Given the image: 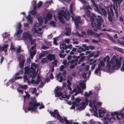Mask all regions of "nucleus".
<instances>
[{"instance_id": "c756f323", "label": "nucleus", "mask_w": 124, "mask_h": 124, "mask_svg": "<svg viewBox=\"0 0 124 124\" xmlns=\"http://www.w3.org/2000/svg\"><path fill=\"white\" fill-rule=\"evenodd\" d=\"M72 41H73V44H78L79 43L78 40L77 38L73 39Z\"/></svg>"}, {"instance_id": "0e129e2a", "label": "nucleus", "mask_w": 124, "mask_h": 124, "mask_svg": "<svg viewBox=\"0 0 124 124\" xmlns=\"http://www.w3.org/2000/svg\"><path fill=\"white\" fill-rule=\"evenodd\" d=\"M75 62V59H73L71 61H68V65H69L70 62L71 64H72L74 63Z\"/></svg>"}, {"instance_id": "c9c22d12", "label": "nucleus", "mask_w": 124, "mask_h": 124, "mask_svg": "<svg viewBox=\"0 0 124 124\" xmlns=\"http://www.w3.org/2000/svg\"><path fill=\"white\" fill-rule=\"evenodd\" d=\"M55 23H56L55 21H52L50 22L49 24L51 26H52L53 27H55Z\"/></svg>"}, {"instance_id": "58836bf2", "label": "nucleus", "mask_w": 124, "mask_h": 124, "mask_svg": "<svg viewBox=\"0 0 124 124\" xmlns=\"http://www.w3.org/2000/svg\"><path fill=\"white\" fill-rule=\"evenodd\" d=\"M23 79L24 82H25L26 81H27L28 82V83L30 81L29 80V79L27 77V76L26 75H25L23 78Z\"/></svg>"}, {"instance_id": "c85d7f7f", "label": "nucleus", "mask_w": 124, "mask_h": 124, "mask_svg": "<svg viewBox=\"0 0 124 124\" xmlns=\"http://www.w3.org/2000/svg\"><path fill=\"white\" fill-rule=\"evenodd\" d=\"M96 60H94V59H90L88 62L89 65H92L93 64L96 62Z\"/></svg>"}, {"instance_id": "7c9ffc66", "label": "nucleus", "mask_w": 124, "mask_h": 124, "mask_svg": "<svg viewBox=\"0 0 124 124\" xmlns=\"http://www.w3.org/2000/svg\"><path fill=\"white\" fill-rule=\"evenodd\" d=\"M52 16L49 13H47L46 15V18L48 19L49 20H51Z\"/></svg>"}, {"instance_id": "4c0bfd02", "label": "nucleus", "mask_w": 124, "mask_h": 124, "mask_svg": "<svg viewBox=\"0 0 124 124\" xmlns=\"http://www.w3.org/2000/svg\"><path fill=\"white\" fill-rule=\"evenodd\" d=\"M43 4V2L41 1H39L37 4V6L38 8H39L41 7Z\"/></svg>"}, {"instance_id": "f257e3e1", "label": "nucleus", "mask_w": 124, "mask_h": 124, "mask_svg": "<svg viewBox=\"0 0 124 124\" xmlns=\"http://www.w3.org/2000/svg\"><path fill=\"white\" fill-rule=\"evenodd\" d=\"M84 8L85 10V14L88 17H90H90V20L91 22V25L93 30L95 31L98 29L100 30L101 29V26L102 23L104 21L102 17L100 16H98L97 17L94 14L91 13L89 9H92L90 6L86 5L84 7Z\"/></svg>"}, {"instance_id": "aec40b11", "label": "nucleus", "mask_w": 124, "mask_h": 124, "mask_svg": "<svg viewBox=\"0 0 124 124\" xmlns=\"http://www.w3.org/2000/svg\"><path fill=\"white\" fill-rule=\"evenodd\" d=\"M112 0L113 1L114 3L116 4V6L117 7L118 6L117 5L119 6L120 3L123 0Z\"/></svg>"}, {"instance_id": "9b49d317", "label": "nucleus", "mask_w": 124, "mask_h": 124, "mask_svg": "<svg viewBox=\"0 0 124 124\" xmlns=\"http://www.w3.org/2000/svg\"><path fill=\"white\" fill-rule=\"evenodd\" d=\"M25 61V60H23V61L19 62L20 68H21V70L19 71V72L21 74H22L23 72V69L24 66V64Z\"/></svg>"}, {"instance_id": "f704fd0d", "label": "nucleus", "mask_w": 124, "mask_h": 124, "mask_svg": "<svg viewBox=\"0 0 124 124\" xmlns=\"http://www.w3.org/2000/svg\"><path fill=\"white\" fill-rule=\"evenodd\" d=\"M98 112L99 116H101V114L102 113H106V112L104 110H102L101 109H99L98 110Z\"/></svg>"}, {"instance_id": "a19ab883", "label": "nucleus", "mask_w": 124, "mask_h": 124, "mask_svg": "<svg viewBox=\"0 0 124 124\" xmlns=\"http://www.w3.org/2000/svg\"><path fill=\"white\" fill-rule=\"evenodd\" d=\"M10 36L9 34H8L7 32H6L5 33L4 36L3 37V39H8Z\"/></svg>"}, {"instance_id": "5701e85b", "label": "nucleus", "mask_w": 124, "mask_h": 124, "mask_svg": "<svg viewBox=\"0 0 124 124\" xmlns=\"http://www.w3.org/2000/svg\"><path fill=\"white\" fill-rule=\"evenodd\" d=\"M65 117H64V118H63L61 117L60 115L57 117V118L59 120L60 122L61 123L64 122L65 120Z\"/></svg>"}, {"instance_id": "338daca9", "label": "nucleus", "mask_w": 124, "mask_h": 124, "mask_svg": "<svg viewBox=\"0 0 124 124\" xmlns=\"http://www.w3.org/2000/svg\"><path fill=\"white\" fill-rule=\"evenodd\" d=\"M81 100L78 98H76L75 101L77 103H79L80 102Z\"/></svg>"}, {"instance_id": "09e8293b", "label": "nucleus", "mask_w": 124, "mask_h": 124, "mask_svg": "<svg viewBox=\"0 0 124 124\" xmlns=\"http://www.w3.org/2000/svg\"><path fill=\"white\" fill-rule=\"evenodd\" d=\"M57 61L55 59L54 61L52 62V63L53 64V66H54V65L56 66L57 65Z\"/></svg>"}, {"instance_id": "6ab92c4d", "label": "nucleus", "mask_w": 124, "mask_h": 124, "mask_svg": "<svg viewBox=\"0 0 124 124\" xmlns=\"http://www.w3.org/2000/svg\"><path fill=\"white\" fill-rule=\"evenodd\" d=\"M66 32L65 33V34L67 35H69L71 33V29L69 27H66Z\"/></svg>"}, {"instance_id": "f8f14e48", "label": "nucleus", "mask_w": 124, "mask_h": 124, "mask_svg": "<svg viewBox=\"0 0 124 124\" xmlns=\"http://www.w3.org/2000/svg\"><path fill=\"white\" fill-rule=\"evenodd\" d=\"M111 7L112 8H111L110 10L111 12V14L109 16V20L110 21H111L112 20V17L114 15V12L112 9V8H113L114 10H115V7L114 5H113V6H112Z\"/></svg>"}, {"instance_id": "f3484780", "label": "nucleus", "mask_w": 124, "mask_h": 124, "mask_svg": "<svg viewBox=\"0 0 124 124\" xmlns=\"http://www.w3.org/2000/svg\"><path fill=\"white\" fill-rule=\"evenodd\" d=\"M75 23H82V21L81 20V18L80 16H78L74 19Z\"/></svg>"}, {"instance_id": "052dcab7", "label": "nucleus", "mask_w": 124, "mask_h": 124, "mask_svg": "<svg viewBox=\"0 0 124 124\" xmlns=\"http://www.w3.org/2000/svg\"><path fill=\"white\" fill-rule=\"evenodd\" d=\"M41 61L43 63H45L47 61V60L46 58H44L41 60Z\"/></svg>"}, {"instance_id": "1a4fd4ad", "label": "nucleus", "mask_w": 124, "mask_h": 124, "mask_svg": "<svg viewBox=\"0 0 124 124\" xmlns=\"http://www.w3.org/2000/svg\"><path fill=\"white\" fill-rule=\"evenodd\" d=\"M32 36L29 33L27 32H24L23 34L22 37L23 40H27L29 39V40L31 39Z\"/></svg>"}, {"instance_id": "393cba45", "label": "nucleus", "mask_w": 124, "mask_h": 124, "mask_svg": "<svg viewBox=\"0 0 124 124\" xmlns=\"http://www.w3.org/2000/svg\"><path fill=\"white\" fill-rule=\"evenodd\" d=\"M46 51H42L41 53H39V58L40 59H41L42 57H44L45 55V52Z\"/></svg>"}, {"instance_id": "39448f33", "label": "nucleus", "mask_w": 124, "mask_h": 124, "mask_svg": "<svg viewBox=\"0 0 124 124\" xmlns=\"http://www.w3.org/2000/svg\"><path fill=\"white\" fill-rule=\"evenodd\" d=\"M25 73L28 75L29 78L31 77L32 79L34 78L36 76V74L34 69H31L27 67L24 68Z\"/></svg>"}, {"instance_id": "37998d69", "label": "nucleus", "mask_w": 124, "mask_h": 124, "mask_svg": "<svg viewBox=\"0 0 124 124\" xmlns=\"http://www.w3.org/2000/svg\"><path fill=\"white\" fill-rule=\"evenodd\" d=\"M77 87L78 90L77 93H82V92L81 88L80 87L78 86H77Z\"/></svg>"}, {"instance_id": "6e6d98bb", "label": "nucleus", "mask_w": 124, "mask_h": 124, "mask_svg": "<svg viewBox=\"0 0 124 124\" xmlns=\"http://www.w3.org/2000/svg\"><path fill=\"white\" fill-rule=\"evenodd\" d=\"M20 87L22 89L24 90H26L27 88V86L26 85H21Z\"/></svg>"}, {"instance_id": "a211bd4d", "label": "nucleus", "mask_w": 124, "mask_h": 124, "mask_svg": "<svg viewBox=\"0 0 124 124\" xmlns=\"http://www.w3.org/2000/svg\"><path fill=\"white\" fill-rule=\"evenodd\" d=\"M94 33V32L92 30L89 29L86 31V34L87 36H92Z\"/></svg>"}, {"instance_id": "603ef678", "label": "nucleus", "mask_w": 124, "mask_h": 124, "mask_svg": "<svg viewBox=\"0 0 124 124\" xmlns=\"http://www.w3.org/2000/svg\"><path fill=\"white\" fill-rule=\"evenodd\" d=\"M37 19L39 23H41L43 21L41 17H38L37 18Z\"/></svg>"}, {"instance_id": "7ed1b4c3", "label": "nucleus", "mask_w": 124, "mask_h": 124, "mask_svg": "<svg viewBox=\"0 0 124 124\" xmlns=\"http://www.w3.org/2000/svg\"><path fill=\"white\" fill-rule=\"evenodd\" d=\"M62 17H63L67 21H69L70 18V14L69 11L66 12L64 10H62L61 12H59L58 17L59 20L62 23H65V20Z\"/></svg>"}, {"instance_id": "cd10ccee", "label": "nucleus", "mask_w": 124, "mask_h": 124, "mask_svg": "<svg viewBox=\"0 0 124 124\" xmlns=\"http://www.w3.org/2000/svg\"><path fill=\"white\" fill-rule=\"evenodd\" d=\"M38 64H36L35 63H32L31 64V69H35V71L36 70V69L37 68Z\"/></svg>"}, {"instance_id": "423d86ee", "label": "nucleus", "mask_w": 124, "mask_h": 124, "mask_svg": "<svg viewBox=\"0 0 124 124\" xmlns=\"http://www.w3.org/2000/svg\"><path fill=\"white\" fill-rule=\"evenodd\" d=\"M91 1L93 4V5L95 8V9L98 13L101 15L103 14V15L105 16H106V12L104 9L101 8H99L97 5L93 1V0H91Z\"/></svg>"}, {"instance_id": "bb28decb", "label": "nucleus", "mask_w": 124, "mask_h": 124, "mask_svg": "<svg viewBox=\"0 0 124 124\" xmlns=\"http://www.w3.org/2000/svg\"><path fill=\"white\" fill-rule=\"evenodd\" d=\"M111 114V115L112 116V117L110 118V119H109V121L110 123H113L114 121L115 120V118L114 117L115 116H116L115 115H112V113Z\"/></svg>"}, {"instance_id": "0eeeda50", "label": "nucleus", "mask_w": 124, "mask_h": 124, "mask_svg": "<svg viewBox=\"0 0 124 124\" xmlns=\"http://www.w3.org/2000/svg\"><path fill=\"white\" fill-rule=\"evenodd\" d=\"M112 115L116 116V118L118 120H121V117L122 118H124V107L120 111L114 112L112 113Z\"/></svg>"}, {"instance_id": "f03ea898", "label": "nucleus", "mask_w": 124, "mask_h": 124, "mask_svg": "<svg viewBox=\"0 0 124 124\" xmlns=\"http://www.w3.org/2000/svg\"><path fill=\"white\" fill-rule=\"evenodd\" d=\"M122 58L119 57V59L116 58V56L114 55L110 61V65L109 64V71L112 72L114 69H117L119 68L122 65Z\"/></svg>"}, {"instance_id": "680f3d73", "label": "nucleus", "mask_w": 124, "mask_h": 124, "mask_svg": "<svg viewBox=\"0 0 124 124\" xmlns=\"http://www.w3.org/2000/svg\"><path fill=\"white\" fill-rule=\"evenodd\" d=\"M21 50V47L20 46H19L18 48H17L16 50V53L18 54L20 52Z\"/></svg>"}, {"instance_id": "774afa93", "label": "nucleus", "mask_w": 124, "mask_h": 124, "mask_svg": "<svg viewBox=\"0 0 124 124\" xmlns=\"http://www.w3.org/2000/svg\"><path fill=\"white\" fill-rule=\"evenodd\" d=\"M41 48L43 49L46 50L49 48V47L46 46L44 45H43L42 47Z\"/></svg>"}, {"instance_id": "de8ad7c7", "label": "nucleus", "mask_w": 124, "mask_h": 124, "mask_svg": "<svg viewBox=\"0 0 124 124\" xmlns=\"http://www.w3.org/2000/svg\"><path fill=\"white\" fill-rule=\"evenodd\" d=\"M24 57L23 55H20L18 57L19 61H23V60H25V59H24Z\"/></svg>"}, {"instance_id": "13d9d810", "label": "nucleus", "mask_w": 124, "mask_h": 124, "mask_svg": "<svg viewBox=\"0 0 124 124\" xmlns=\"http://www.w3.org/2000/svg\"><path fill=\"white\" fill-rule=\"evenodd\" d=\"M114 48L121 52H123V49L117 47H115Z\"/></svg>"}, {"instance_id": "e433bc0d", "label": "nucleus", "mask_w": 124, "mask_h": 124, "mask_svg": "<svg viewBox=\"0 0 124 124\" xmlns=\"http://www.w3.org/2000/svg\"><path fill=\"white\" fill-rule=\"evenodd\" d=\"M85 58V56H82L78 62V64H80L81 62L84 60Z\"/></svg>"}, {"instance_id": "72a5a7b5", "label": "nucleus", "mask_w": 124, "mask_h": 124, "mask_svg": "<svg viewBox=\"0 0 124 124\" xmlns=\"http://www.w3.org/2000/svg\"><path fill=\"white\" fill-rule=\"evenodd\" d=\"M16 32V36L17 37H19V35L21 34L23 32V30H18Z\"/></svg>"}, {"instance_id": "69168bd1", "label": "nucleus", "mask_w": 124, "mask_h": 124, "mask_svg": "<svg viewBox=\"0 0 124 124\" xmlns=\"http://www.w3.org/2000/svg\"><path fill=\"white\" fill-rule=\"evenodd\" d=\"M65 68L64 65H61L60 67V70L61 71H62Z\"/></svg>"}, {"instance_id": "3c124183", "label": "nucleus", "mask_w": 124, "mask_h": 124, "mask_svg": "<svg viewBox=\"0 0 124 124\" xmlns=\"http://www.w3.org/2000/svg\"><path fill=\"white\" fill-rule=\"evenodd\" d=\"M81 88L83 89H85L86 88V86L85 84L84 83H82L81 84Z\"/></svg>"}, {"instance_id": "79ce46f5", "label": "nucleus", "mask_w": 124, "mask_h": 124, "mask_svg": "<svg viewBox=\"0 0 124 124\" xmlns=\"http://www.w3.org/2000/svg\"><path fill=\"white\" fill-rule=\"evenodd\" d=\"M80 58V56H73V58L74 59H75V61L76 62H78V59Z\"/></svg>"}, {"instance_id": "4d7b16f0", "label": "nucleus", "mask_w": 124, "mask_h": 124, "mask_svg": "<svg viewBox=\"0 0 124 124\" xmlns=\"http://www.w3.org/2000/svg\"><path fill=\"white\" fill-rule=\"evenodd\" d=\"M21 23L20 22L17 25L16 29L18 30H20L21 28Z\"/></svg>"}, {"instance_id": "5fc2aeb1", "label": "nucleus", "mask_w": 124, "mask_h": 124, "mask_svg": "<svg viewBox=\"0 0 124 124\" xmlns=\"http://www.w3.org/2000/svg\"><path fill=\"white\" fill-rule=\"evenodd\" d=\"M120 70L122 71H124V60L123 61L122 66Z\"/></svg>"}, {"instance_id": "ea45409f", "label": "nucleus", "mask_w": 124, "mask_h": 124, "mask_svg": "<svg viewBox=\"0 0 124 124\" xmlns=\"http://www.w3.org/2000/svg\"><path fill=\"white\" fill-rule=\"evenodd\" d=\"M55 93L56 94V97H60L63 94L61 92H56Z\"/></svg>"}, {"instance_id": "473e14b6", "label": "nucleus", "mask_w": 124, "mask_h": 124, "mask_svg": "<svg viewBox=\"0 0 124 124\" xmlns=\"http://www.w3.org/2000/svg\"><path fill=\"white\" fill-rule=\"evenodd\" d=\"M36 53V52L35 51H33L31 53L30 56L31 59H32L33 58L34 56L35 55Z\"/></svg>"}, {"instance_id": "bf43d9fd", "label": "nucleus", "mask_w": 124, "mask_h": 124, "mask_svg": "<svg viewBox=\"0 0 124 124\" xmlns=\"http://www.w3.org/2000/svg\"><path fill=\"white\" fill-rule=\"evenodd\" d=\"M66 54H62L61 53H60L59 54V57L61 58H64Z\"/></svg>"}, {"instance_id": "a18cd8bd", "label": "nucleus", "mask_w": 124, "mask_h": 124, "mask_svg": "<svg viewBox=\"0 0 124 124\" xmlns=\"http://www.w3.org/2000/svg\"><path fill=\"white\" fill-rule=\"evenodd\" d=\"M62 73L60 72H59L58 74L56 75V78H57V80H58L59 79V77L61 76Z\"/></svg>"}, {"instance_id": "b1692460", "label": "nucleus", "mask_w": 124, "mask_h": 124, "mask_svg": "<svg viewBox=\"0 0 124 124\" xmlns=\"http://www.w3.org/2000/svg\"><path fill=\"white\" fill-rule=\"evenodd\" d=\"M93 107L92 108V110H94V109H95V110H96V111H98V109H97V107L96 105V101L95 100H93Z\"/></svg>"}, {"instance_id": "dca6fc26", "label": "nucleus", "mask_w": 124, "mask_h": 124, "mask_svg": "<svg viewBox=\"0 0 124 124\" xmlns=\"http://www.w3.org/2000/svg\"><path fill=\"white\" fill-rule=\"evenodd\" d=\"M82 34H80L78 32H77V35L79 37H83L84 35L85 36L87 35L86 32V33L85 31H82L81 32Z\"/></svg>"}, {"instance_id": "412c9836", "label": "nucleus", "mask_w": 124, "mask_h": 124, "mask_svg": "<svg viewBox=\"0 0 124 124\" xmlns=\"http://www.w3.org/2000/svg\"><path fill=\"white\" fill-rule=\"evenodd\" d=\"M103 123L104 124H108V117H105L102 119Z\"/></svg>"}, {"instance_id": "6e6552de", "label": "nucleus", "mask_w": 124, "mask_h": 124, "mask_svg": "<svg viewBox=\"0 0 124 124\" xmlns=\"http://www.w3.org/2000/svg\"><path fill=\"white\" fill-rule=\"evenodd\" d=\"M105 65L104 62L102 61H101L98 64V67L96 69L95 71V73L97 74L98 72L101 71L103 70V69Z\"/></svg>"}, {"instance_id": "49530a36", "label": "nucleus", "mask_w": 124, "mask_h": 124, "mask_svg": "<svg viewBox=\"0 0 124 124\" xmlns=\"http://www.w3.org/2000/svg\"><path fill=\"white\" fill-rule=\"evenodd\" d=\"M72 105L73 106H76L78 107H79V106L81 105V104L80 103L79 104H78L75 101L73 102H72Z\"/></svg>"}, {"instance_id": "2eb2a0df", "label": "nucleus", "mask_w": 124, "mask_h": 124, "mask_svg": "<svg viewBox=\"0 0 124 124\" xmlns=\"http://www.w3.org/2000/svg\"><path fill=\"white\" fill-rule=\"evenodd\" d=\"M103 61L106 62L107 61L106 67L107 70H108V55H107L103 59Z\"/></svg>"}, {"instance_id": "864d4df0", "label": "nucleus", "mask_w": 124, "mask_h": 124, "mask_svg": "<svg viewBox=\"0 0 124 124\" xmlns=\"http://www.w3.org/2000/svg\"><path fill=\"white\" fill-rule=\"evenodd\" d=\"M30 41H31V45H33L34 44L35 42V39H34L33 40L31 37V39L30 40H29Z\"/></svg>"}, {"instance_id": "a878e982", "label": "nucleus", "mask_w": 124, "mask_h": 124, "mask_svg": "<svg viewBox=\"0 0 124 124\" xmlns=\"http://www.w3.org/2000/svg\"><path fill=\"white\" fill-rule=\"evenodd\" d=\"M85 51L84 48L81 46H80L78 48H77V51L78 53H81L82 52H83Z\"/></svg>"}, {"instance_id": "20e7f679", "label": "nucleus", "mask_w": 124, "mask_h": 124, "mask_svg": "<svg viewBox=\"0 0 124 124\" xmlns=\"http://www.w3.org/2000/svg\"><path fill=\"white\" fill-rule=\"evenodd\" d=\"M36 100H33L32 101H30L29 103V107L28 108L27 111L25 110L26 113L28 111H35L37 109V107L40 105L39 103H37Z\"/></svg>"}, {"instance_id": "4468645a", "label": "nucleus", "mask_w": 124, "mask_h": 124, "mask_svg": "<svg viewBox=\"0 0 124 124\" xmlns=\"http://www.w3.org/2000/svg\"><path fill=\"white\" fill-rule=\"evenodd\" d=\"M22 78L21 77H13V78L9 80V81L11 83H13L15 81V80L21 79Z\"/></svg>"}, {"instance_id": "9d476101", "label": "nucleus", "mask_w": 124, "mask_h": 124, "mask_svg": "<svg viewBox=\"0 0 124 124\" xmlns=\"http://www.w3.org/2000/svg\"><path fill=\"white\" fill-rule=\"evenodd\" d=\"M49 113L51 115V116H52L54 118L57 117V116L60 115L59 112L57 109H54V112L50 111Z\"/></svg>"}, {"instance_id": "ddd939ff", "label": "nucleus", "mask_w": 124, "mask_h": 124, "mask_svg": "<svg viewBox=\"0 0 124 124\" xmlns=\"http://www.w3.org/2000/svg\"><path fill=\"white\" fill-rule=\"evenodd\" d=\"M47 58L50 61H52L55 59V55L54 54H50L47 55Z\"/></svg>"}, {"instance_id": "8fccbe9b", "label": "nucleus", "mask_w": 124, "mask_h": 124, "mask_svg": "<svg viewBox=\"0 0 124 124\" xmlns=\"http://www.w3.org/2000/svg\"><path fill=\"white\" fill-rule=\"evenodd\" d=\"M31 14L33 15H35L37 14V11L32 10L31 11Z\"/></svg>"}, {"instance_id": "2f4dec72", "label": "nucleus", "mask_w": 124, "mask_h": 124, "mask_svg": "<svg viewBox=\"0 0 124 124\" xmlns=\"http://www.w3.org/2000/svg\"><path fill=\"white\" fill-rule=\"evenodd\" d=\"M65 123L66 124H72L73 123V121L72 120H70L69 121L65 117Z\"/></svg>"}, {"instance_id": "e2e57ef3", "label": "nucleus", "mask_w": 124, "mask_h": 124, "mask_svg": "<svg viewBox=\"0 0 124 124\" xmlns=\"http://www.w3.org/2000/svg\"><path fill=\"white\" fill-rule=\"evenodd\" d=\"M85 101L84 102H85L86 105H88L89 101L88 100V98L86 97L85 98Z\"/></svg>"}, {"instance_id": "c03bdc74", "label": "nucleus", "mask_w": 124, "mask_h": 124, "mask_svg": "<svg viewBox=\"0 0 124 124\" xmlns=\"http://www.w3.org/2000/svg\"><path fill=\"white\" fill-rule=\"evenodd\" d=\"M89 106L91 108L93 107V101H92L91 99L89 100Z\"/></svg>"}, {"instance_id": "4be33fe9", "label": "nucleus", "mask_w": 124, "mask_h": 124, "mask_svg": "<svg viewBox=\"0 0 124 124\" xmlns=\"http://www.w3.org/2000/svg\"><path fill=\"white\" fill-rule=\"evenodd\" d=\"M82 106L78 108V109H84V108H85L86 105L85 102H82Z\"/></svg>"}]
</instances>
